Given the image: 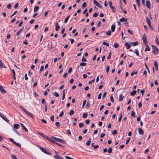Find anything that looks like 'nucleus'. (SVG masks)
Here are the masks:
<instances>
[{
	"label": "nucleus",
	"instance_id": "obj_24",
	"mask_svg": "<svg viewBox=\"0 0 159 159\" xmlns=\"http://www.w3.org/2000/svg\"><path fill=\"white\" fill-rule=\"evenodd\" d=\"M24 29V27H23L19 31H18L16 35L17 36L20 33V32L22 31Z\"/></svg>",
	"mask_w": 159,
	"mask_h": 159
},
{
	"label": "nucleus",
	"instance_id": "obj_30",
	"mask_svg": "<svg viewBox=\"0 0 159 159\" xmlns=\"http://www.w3.org/2000/svg\"><path fill=\"white\" fill-rule=\"evenodd\" d=\"M70 15H69L65 19V20H64V23H66L68 21V19L69 18V17H70Z\"/></svg>",
	"mask_w": 159,
	"mask_h": 159
},
{
	"label": "nucleus",
	"instance_id": "obj_49",
	"mask_svg": "<svg viewBox=\"0 0 159 159\" xmlns=\"http://www.w3.org/2000/svg\"><path fill=\"white\" fill-rule=\"evenodd\" d=\"M54 95V96H55L56 97H58L59 96V94L57 92H55L53 93Z\"/></svg>",
	"mask_w": 159,
	"mask_h": 159
},
{
	"label": "nucleus",
	"instance_id": "obj_61",
	"mask_svg": "<svg viewBox=\"0 0 159 159\" xmlns=\"http://www.w3.org/2000/svg\"><path fill=\"white\" fill-rule=\"evenodd\" d=\"M66 132L69 134L71 135V133L70 129H67L66 130Z\"/></svg>",
	"mask_w": 159,
	"mask_h": 159
},
{
	"label": "nucleus",
	"instance_id": "obj_36",
	"mask_svg": "<svg viewBox=\"0 0 159 159\" xmlns=\"http://www.w3.org/2000/svg\"><path fill=\"white\" fill-rule=\"evenodd\" d=\"M110 8L112 10V11H113V12H115V11H116V9H115V8L114 7H113V6H111L110 7Z\"/></svg>",
	"mask_w": 159,
	"mask_h": 159
},
{
	"label": "nucleus",
	"instance_id": "obj_64",
	"mask_svg": "<svg viewBox=\"0 0 159 159\" xmlns=\"http://www.w3.org/2000/svg\"><path fill=\"white\" fill-rule=\"evenodd\" d=\"M90 106V103L88 101L87 102V103L86 105V106L87 107H89Z\"/></svg>",
	"mask_w": 159,
	"mask_h": 159
},
{
	"label": "nucleus",
	"instance_id": "obj_13",
	"mask_svg": "<svg viewBox=\"0 0 159 159\" xmlns=\"http://www.w3.org/2000/svg\"><path fill=\"white\" fill-rule=\"evenodd\" d=\"M0 91L2 93H6V91L3 88L2 86L0 85Z\"/></svg>",
	"mask_w": 159,
	"mask_h": 159
},
{
	"label": "nucleus",
	"instance_id": "obj_22",
	"mask_svg": "<svg viewBox=\"0 0 159 159\" xmlns=\"http://www.w3.org/2000/svg\"><path fill=\"white\" fill-rule=\"evenodd\" d=\"M130 43L133 46H135L138 45V42L136 41L134 42H130Z\"/></svg>",
	"mask_w": 159,
	"mask_h": 159
},
{
	"label": "nucleus",
	"instance_id": "obj_14",
	"mask_svg": "<svg viewBox=\"0 0 159 159\" xmlns=\"http://www.w3.org/2000/svg\"><path fill=\"white\" fill-rule=\"evenodd\" d=\"M124 98V96H123L122 94H120L119 95V101L120 102Z\"/></svg>",
	"mask_w": 159,
	"mask_h": 159
},
{
	"label": "nucleus",
	"instance_id": "obj_57",
	"mask_svg": "<svg viewBox=\"0 0 159 159\" xmlns=\"http://www.w3.org/2000/svg\"><path fill=\"white\" fill-rule=\"evenodd\" d=\"M137 71H135V72H132L131 73L130 75H131V76H133V75H134V74H135V75H136V74H137Z\"/></svg>",
	"mask_w": 159,
	"mask_h": 159
},
{
	"label": "nucleus",
	"instance_id": "obj_5",
	"mask_svg": "<svg viewBox=\"0 0 159 159\" xmlns=\"http://www.w3.org/2000/svg\"><path fill=\"white\" fill-rule=\"evenodd\" d=\"M144 36H143V44L144 45H147L148 43V41H147V38L144 34Z\"/></svg>",
	"mask_w": 159,
	"mask_h": 159
},
{
	"label": "nucleus",
	"instance_id": "obj_11",
	"mask_svg": "<svg viewBox=\"0 0 159 159\" xmlns=\"http://www.w3.org/2000/svg\"><path fill=\"white\" fill-rule=\"evenodd\" d=\"M20 125L23 129L25 131L28 132V130L27 128L23 124L21 123L20 124Z\"/></svg>",
	"mask_w": 159,
	"mask_h": 159
},
{
	"label": "nucleus",
	"instance_id": "obj_20",
	"mask_svg": "<svg viewBox=\"0 0 159 159\" xmlns=\"http://www.w3.org/2000/svg\"><path fill=\"white\" fill-rule=\"evenodd\" d=\"M19 107L23 111H24L25 112V113H26L27 111H26V110L23 107H22L21 106H19Z\"/></svg>",
	"mask_w": 159,
	"mask_h": 159
},
{
	"label": "nucleus",
	"instance_id": "obj_50",
	"mask_svg": "<svg viewBox=\"0 0 159 159\" xmlns=\"http://www.w3.org/2000/svg\"><path fill=\"white\" fill-rule=\"evenodd\" d=\"M86 102V100H85L84 101L83 103V105L82 106V107L83 108L84 107V106L85 105V104Z\"/></svg>",
	"mask_w": 159,
	"mask_h": 159
},
{
	"label": "nucleus",
	"instance_id": "obj_23",
	"mask_svg": "<svg viewBox=\"0 0 159 159\" xmlns=\"http://www.w3.org/2000/svg\"><path fill=\"white\" fill-rule=\"evenodd\" d=\"M55 141H56L54 139H53L52 138V139L50 138L49 140V141H50L51 142L56 144V143L57 142H55Z\"/></svg>",
	"mask_w": 159,
	"mask_h": 159
},
{
	"label": "nucleus",
	"instance_id": "obj_19",
	"mask_svg": "<svg viewBox=\"0 0 159 159\" xmlns=\"http://www.w3.org/2000/svg\"><path fill=\"white\" fill-rule=\"evenodd\" d=\"M136 93V91L135 90H134L133 91L131 92L130 93V95L131 96H134L135 94Z\"/></svg>",
	"mask_w": 159,
	"mask_h": 159
},
{
	"label": "nucleus",
	"instance_id": "obj_60",
	"mask_svg": "<svg viewBox=\"0 0 159 159\" xmlns=\"http://www.w3.org/2000/svg\"><path fill=\"white\" fill-rule=\"evenodd\" d=\"M55 125L57 127H59L60 126V123L58 122H57L55 123Z\"/></svg>",
	"mask_w": 159,
	"mask_h": 159
},
{
	"label": "nucleus",
	"instance_id": "obj_53",
	"mask_svg": "<svg viewBox=\"0 0 159 159\" xmlns=\"http://www.w3.org/2000/svg\"><path fill=\"white\" fill-rule=\"evenodd\" d=\"M112 133L113 135H115L117 134V131L116 130H114L112 131Z\"/></svg>",
	"mask_w": 159,
	"mask_h": 159
},
{
	"label": "nucleus",
	"instance_id": "obj_55",
	"mask_svg": "<svg viewBox=\"0 0 159 159\" xmlns=\"http://www.w3.org/2000/svg\"><path fill=\"white\" fill-rule=\"evenodd\" d=\"M156 42L158 45H159V42L158 41V39L157 37H156V39L155 40Z\"/></svg>",
	"mask_w": 159,
	"mask_h": 159
},
{
	"label": "nucleus",
	"instance_id": "obj_27",
	"mask_svg": "<svg viewBox=\"0 0 159 159\" xmlns=\"http://www.w3.org/2000/svg\"><path fill=\"white\" fill-rule=\"evenodd\" d=\"M91 142V139L90 138L89 140L87 141L86 143V144L87 146H89L90 145Z\"/></svg>",
	"mask_w": 159,
	"mask_h": 159
},
{
	"label": "nucleus",
	"instance_id": "obj_39",
	"mask_svg": "<svg viewBox=\"0 0 159 159\" xmlns=\"http://www.w3.org/2000/svg\"><path fill=\"white\" fill-rule=\"evenodd\" d=\"M88 114L86 113H84L83 115V117L84 118H86Z\"/></svg>",
	"mask_w": 159,
	"mask_h": 159
},
{
	"label": "nucleus",
	"instance_id": "obj_51",
	"mask_svg": "<svg viewBox=\"0 0 159 159\" xmlns=\"http://www.w3.org/2000/svg\"><path fill=\"white\" fill-rule=\"evenodd\" d=\"M11 4H8L7 6V7L8 9H11Z\"/></svg>",
	"mask_w": 159,
	"mask_h": 159
},
{
	"label": "nucleus",
	"instance_id": "obj_7",
	"mask_svg": "<svg viewBox=\"0 0 159 159\" xmlns=\"http://www.w3.org/2000/svg\"><path fill=\"white\" fill-rule=\"evenodd\" d=\"M138 132L139 134L141 135H143L144 134L143 130L141 128L138 129Z\"/></svg>",
	"mask_w": 159,
	"mask_h": 159
},
{
	"label": "nucleus",
	"instance_id": "obj_43",
	"mask_svg": "<svg viewBox=\"0 0 159 159\" xmlns=\"http://www.w3.org/2000/svg\"><path fill=\"white\" fill-rule=\"evenodd\" d=\"M9 140L11 142L13 143L14 144L16 142L12 138H10L9 139Z\"/></svg>",
	"mask_w": 159,
	"mask_h": 159
},
{
	"label": "nucleus",
	"instance_id": "obj_48",
	"mask_svg": "<svg viewBox=\"0 0 159 159\" xmlns=\"http://www.w3.org/2000/svg\"><path fill=\"white\" fill-rule=\"evenodd\" d=\"M69 40L71 42V44H72L75 41L73 39H70Z\"/></svg>",
	"mask_w": 159,
	"mask_h": 159
},
{
	"label": "nucleus",
	"instance_id": "obj_58",
	"mask_svg": "<svg viewBox=\"0 0 159 159\" xmlns=\"http://www.w3.org/2000/svg\"><path fill=\"white\" fill-rule=\"evenodd\" d=\"M106 70L107 73H108L109 70V66H107L106 67Z\"/></svg>",
	"mask_w": 159,
	"mask_h": 159
},
{
	"label": "nucleus",
	"instance_id": "obj_15",
	"mask_svg": "<svg viewBox=\"0 0 159 159\" xmlns=\"http://www.w3.org/2000/svg\"><path fill=\"white\" fill-rule=\"evenodd\" d=\"M146 46L145 51H150V48L148 44L145 45Z\"/></svg>",
	"mask_w": 159,
	"mask_h": 159
},
{
	"label": "nucleus",
	"instance_id": "obj_3",
	"mask_svg": "<svg viewBox=\"0 0 159 159\" xmlns=\"http://www.w3.org/2000/svg\"><path fill=\"white\" fill-rule=\"evenodd\" d=\"M52 138L53 139H54L56 141H57L58 142H59L62 143L64 144H66V141H64L63 139L56 138L54 137H52Z\"/></svg>",
	"mask_w": 159,
	"mask_h": 159
},
{
	"label": "nucleus",
	"instance_id": "obj_40",
	"mask_svg": "<svg viewBox=\"0 0 159 159\" xmlns=\"http://www.w3.org/2000/svg\"><path fill=\"white\" fill-rule=\"evenodd\" d=\"M86 65V63H85L81 62L80 64V66H85Z\"/></svg>",
	"mask_w": 159,
	"mask_h": 159
},
{
	"label": "nucleus",
	"instance_id": "obj_18",
	"mask_svg": "<svg viewBox=\"0 0 159 159\" xmlns=\"http://www.w3.org/2000/svg\"><path fill=\"white\" fill-rule=\"evenodd\" d=\"M115 28H116V27H115V25H111V31L112 32H114L115 31Z\"/></svg>",
	"mask_w": 159,
	"mask_h": 159
},
{
	"label": "nucleus",
	"instance_id": "obj_25",
	"mask_svg": "<svg viewBox=\"0 0 159 159\" xmlns=\"http://www.w3.org/2000/svg\"><path fill=\"white\" fill-rule=\"evenodd\" d=\"M19 126V125L17 124H15L13 125L15 129H18Z\"/></svg>",
	"mask_w": 159,
	"mask_h": 159
},
{
	"label": "nucleus",
	"instance_id": "obj_59",
	"mask_svg": "<svg viewBox=\"0 0 159 159\" xmlns=\"http://www.w3.org/2000/svg\"><path fill=\"white\" fill-rule=\"evenodd\" d=\"M98 13H95L93 14V17H96L98 16Z\"/></svg>",
	"mask_w": 159,
	"mask_h": 159
},
{
	"label": "nucleus",
	"instance_id": "obj_31",
	"mask_svg": "<svg viewBox=\"0 0 159 159\" xmlns=\"http://www.w3.org/2000/svg\"><path fill=\"white\" fill-rule=\"evenodd\" d=\"M39 7L38 6H36L35 7H34V11L35 12L36 11H38L39 10Z\"/></svg>",
	"mask_w": 159,
	"mask_h": 159
},
{
	"label": "nucleus",
	"instance_id": "obj_4",
	"mask_svg": "<svg viewBox=\"0 0 159 159\" xmlns=\"http://www.w3.org/2000/svg\"><path fill=\"white\" fill-rule=\"evenodd\" d=\"M0 116L6 122H9V120L3 114H2L1 113H0Z\"/></svg>",
	"mask_w": 159,
	"mask_h": 159
},
{
	"label": "nucleus",
	"instance_id": "obj_26",
	"mask_svg": "<svg viewBox=\"0 0 159 159\" xmlns=\"http://www.w3.org/2000/svg\"><path fill=\"white\" fill-rule=\"evenodd\" d=\"M54 157L55 158V159H64L60 157L57 155H56L54 156Z\"/></svg>",
	"mask_w": 159,
	"mask_h": 159
},
{
	"label": "nucleus",
	"instance_id": "obj_38",
	"mask_svg": "<svg viewBox=\"0 0 159 159\" xmlns=\"http://www.w3.org/2000/svg\"><path fill=\"white\" fill-rule=\"evenodd\" d=\"M134 52L137 56H139V55L138 50L137 49H135Z\"/></svg>",
	"mask_w": 159,
	"mask_h": 159
},
{
	"label": "nucleus",
	"instance_id": "obj_52",
	"mask_svg": "<svg viewBox=\"0 0 159 159\" xmlns=\"http://www.w3.org/2000/svg\"><path fill=\"white\" fill-rule=\"evenodd\" d=\"M119 46L118 44L117 43H115L114 44V47L116 48H117Z\"/></svg>",
	"mask_w": 159,
	"mask_h": 159
},
{
	"label": "nucleus",
	"instance_id": "obj_10",
	"mask_svg": "<svg viewBox=\"0 0 159 159\" xmlns=\"http://www.w3.org/2000/svg\"><path fill=\"white\" fill-rule=\"evenodd\" d=\"M77 68L78 69H79L78 70V71L79 72H80V73H82L84 71V69H83V67H81L80 68V66H78L77 67Z\"/></svg>",
	"mask_w": 159,
	"mask_h": 159
},
{
	"label": "nucleus",
	"instance_id": "obj_63",
	"mask_svg": "<svg viewBox=\"0 0 159 159\" xmlns=\"http://www.w3.org/2000/svg\"><path fill=\"white\" fill-rule=\"evenodd\" d=\"M81 61H82L85 62V61H87V60H86V59L84 58V57L83 56V57L82 59L81 60Z\"/></svg>",
	"mask_w": 159,
	"mask_h": 159
},
{
	"label": "nucleus",
	"instance_id": "obj_9",
	"mask_svg": "<svg viewBox=\"0 0 159 159\" xmlns=\"http://www.w3.org/2000/svg\"><path fill=\"white\" fill-rule=\"evenodd\" d=\"M146 5L147 7L149 9L150 8L151 5L150 1L147 0L146 2Z\"/></svg>",
	"mask_w": 159,
	"mask_h": 159
},
{
	"label": "nucleus",
	"instance_id": "obj_8",
	"mask_svg": "<svg viewBox=\"0 0 159 159\" xmlns=\"http://www.w3.org/2000/svg\"><path fill=\"white\" fill-rule=\"evenodd\" d=\"M60 28V26L58 25V23L56 22L55 23V30L56 31H58L59 30V29Z\"/></svg>",
	"mask_w": 159,
	"mask_h": 159
},
{
	"label": "nucleus",
	"instance_id": "obj_12",
	"mask_svg": "<svg viewBox=\"0 0 159 159\" xmlns=\"http://www.w3.org/2000/svg\"><path fill=\"white\" fill-rule=\"evenodd\" d=\"M26 114H27L28 115L31 117L32 118H33L34 117V115L33 114L30 113V112L27 111L26 112Z\"/></svg>",
	"mask_w": 159,
	"mask_h": 159
},
{
	"label": "nucleus",
	"instance_id": "obj_62",
	"mask_svg": "<svg viewBox=\"0 0 159 159\" xmlns=\"http://www.w3.org/2000/svg\"><path fill=\"white\" fill-rule=\"evenodd\" d=\"M72 69L71 67H70L68 69V73H70L72 71Z\"/></svg>",
	"mask_w": 159,
	"mask_h": 159
},
{
	"label": "nucleus",
	"instance_id": "obj_17",
	"mask_svg": "<svg viewBox=\"0 0 159 159\" xmlns=\"http://www.w3.org/2000/svg\"><path fill=\"white\" fill-rule=\"evenodd\" d=\"M127 19H126L124 17H122L120 19V21L121 22H123L124 21H127Z\"/></svg>",
	"mask_w": 159,
	"mask_h": 159
},
{
	"label": "nucleus",
	"instance_id": "obj_46",
	"mask_svg": "<svg viewBox=\"0 0 159 159\" xmlns=\"http://www.w3.org/2000/svg\"><path fill=\"white\" fill-rule=\"evenodd\" d=\"M135 114L134 112V111H132L131 112V116H133V117H134L135 116Z\"/></svg>",
	"mask_w": 159,
	"mask_h": 159
},
{
	"label": "nucleus",
	"instance_id": "obj_21",
	"mask_svg": "<svg viewBox=\"0 0 159 159\" xmlns=\"http://www.w3.org/2000/svg\"><path fill=\"white\" fill-rule=\"evenodd\" d=\"M19 107L23 111H24L25 112V113H26L27 111H26V110L23 107H22L21 106H19Z\"/></svg>",
	"mask_w": 159,
	"mask_h": 159
},
{
	"label": "nucleus",
	"instance_id": "obj_28",
	"mask_svg": "<svg viewBox=\"0 0 159 159\" xmlns=\"http://www.w3.org/2000/svg\"><path fill=\"white\" fill-rule=\"evenodd\" d=\"M146 21L148 23V24L151 23V21L149 18L148 17H146Z\"/></svg>",
	"mask_w": 159,
	"mask_h": 159
},
{
	"label": "nucleus",
	"instance_id": "obj_16",
	"mask_svg": "<svg viewBox=\"0 0 159 159\" xmlns=\"http://www.w3.org/2000/svg\"><path fill=\"white\" fill-rule=\"evenodd\" d=\"M154 66L156 67V70H158V64L156 61H155L154 63Z\"/></svg>",
	"mask_w": 159,
	"mask_h": 159
},
{
	"label": "nucleus",
	"instance_id": "obj_45",
	"mask_svg": "<svg viewBox=\"0 0 159 159\" xmlns=\"http://www.w3.org/2000/svg\"><path fill=\"white\" fill-rule=\"evenodd\" d=\"M17 12V11H15L10 16V18H11L13 16L15 15Z\"/></svg>",
	"mask_w": 159,
	"mask_h": 159
},
{
	"label": "nucleus",
	"instance_id": "obj_47",
	"mask_svg": "<svg viewBox=\"0 0 159 159\" xmlns=\"http://www.w3.org/2000/svg\"><path fill=\"white\" fill-rule=\"evenodd\" d=\"M74 111L71 110L70 111L69 113L70 115L71 116V115H73V114H74Z\"/></svg>",
	"mask_w": 159,
	"mask_h": 159
},
{
	"label": "nucleus",
	"instance_id": "obj_33",
	"mask_svg": "<svg viewBox=\"0 0 159 159\" xmlns=\"http://www.w3.org/2000/svg\"><path fill=\"white\" fill-rule=\"evenodd\" d=\"M111 34V31L110 30H109L106 33V34L107 35L110 36Z\"/></svg>",
	"mask_w": 159,
	"mask_h": 159
},
{
	"label": "nucleus",
	"instance_id": "obj_34",
	"mask_svg": "<svg viewBox=\"0 0 159 159\" xmlns=\"http://www.w3.org/2000/svg\"><path fill=\"white\" fill-rule=\"evenodd\" d=\"M14 144L19 147H20L21 146V144L19 143L15 142Z\"/></svg>",
	"mask_w": 159,
	"mask_h": 159
},
{
	"label": "nucleus",
	"instance_id": "obj_35",
	"mask_svg": "<svg viewBox=\"0 0 159 159\" xmlns=\"http://www.w3.org/2000/svg\"><path fill=\"white\" fill-rule=\"evenodd\" d=\"M102 44L103 45H106L107 47L109 46V44L108 43H106V42H103L102 43Z\"/></svg>",
	"mask_w": 159,
	"mask_h": 159
},
{
	"label": "nucleus",
	"instance_id": "obj_29",
	"mask_svg": "<svg viewBox=\"0 0 159 159\" xmlns=\"http://www.w3.org/2000/svg\"><path fill=\"white\" fill-rule=\"evenodd\" d=\"M95 5L99 8H102L101 5L98 2Z\"/></svg>",
	"mask_w": 159,
	"mask_h": 159
},
{
	"label": "nucleus",
	"instance_id": "obj_56",
	"mask_svg": "<svg viewBox=\"0 0 159 159\" xmlns=\"http://www.w3.org/2000/svg\"><path fill=\"white\" fill-rule=\"evenodd\" d=\"M64 114V112L63 111H62L61 113L59 115V117H61L63 116Z\"/></svg>",
	"mask_w": 159,
	"mask_h": 159
},
{
	"label": "nucleus",
	"instance_id": "obj_42",
	"mask_svg": "<svg viewBox=\"0 0 159 159\" xmlns=\"http://www.w3.org/2000/svg\"><path fill=\"white\" fill-rule=\"evenodd\" d=\"M86 2H84L82 4V7L83 8L85 7H86Z\"/></svg>",
	"mask_w": 159,
	"mask_h": 159
},
{
	"label": "nucleus",
	"instance_id": "obj_37",
	"mask_svg": "<svg viewBox=\"0 0 159 159\" xmlns=\"http://www.w3.org/2000/svg\"><path fill=\"white\" fill-rule=\"evenodd\" d=\"M112 151V149L111 147L109 148L108 150V152L109 153H111Z\"/></svg>",
	"mask_w": 159,
	"mask_h": 159
},
{
	"label": "nucleus",
	"instance_id": "obj_6",
	"mask_svg": "<svg viewBox=\"0 0 159 159\" xmlns=\"http://www.w3.org/2000/svg\"><path fill=\"white\" fill-rule=\"evenodd\" d=\"M125 44L127 49H129L131 46V44L128 42L125 43Z\"/></svg>",
	"mask_w": 159,
	"mask_h": 159
},
{
	"label": "nucleus",
	"instance_id": "obj_1",
	"mask_svg": "<svg viewBox=\"0 0 159 159\" xmlns=\"http://www.w3.org/2000/svg\"><path fill=\"white\" fill-rule=\"evenodd\" d=\"M152 52L155 55H157L158 54L159 52L158 48L155 46L152 45Z\"/></svg>",
	"mask_w": 159,
	"mask_h": 159
},
{
	"label": "nucleus",
	"instance_id": "obj_44",
	"mask_svg": "<svg viewBox=\"0 0 159 159\" xmlns=\"http://www.w3.org/2000/svg\"><path fill=\"white\" fill-rule=\"evenodd\" d=\"M54 116L53 115H52L50 117L51 120L53 122L54 121Z\"/></svg>",
	"mask_w": 159,
	"mask_h": 159
},
{
	"label": "nucleus",
	"instance_id": "obj_32",
	"mask_svg": "<svg viewBox=\"0 0 159 159\" xmlns=\"http://www.w3.org/2000/svg\"><path fill=\"white\" fill-rule=\"evenodd\" d=\"M11 157L12 159H17V158H16V156L13 154L11 155Z\"/></svg>",
	"mask_w": 159,
	"mask_h": 159
},
{
	"label": "nucleus",
	"instance_id": "obj_54",
	"mask_svg": "<svg viewBox=\"0 0 159 159\" xmlns=\"http://www.w3.org/2000/svg\"><path fill=\"white\" fill-rule=\"evenodd\" d=\"M84 126V124L83 123H80L79 124V126L80 128H82Z\"/></svg>",
	"mask_w": 159,
	"mask_h": 159
},
{
	"label": "nucleus",
	"instance_id": "obj_2",
	"mask_svg": "<svg viewBox=\"0 0 159 159\" xmlns=\"http://www.w3.org/2000/svg\"><path fill=\"white\" fill-rule=\"evenodd\" d=\"M39 147L40 149L44 153L49 155L51 154V153L49 152L48 150L47 149L43 148L41 147Z\"/></svg>",
	"mask_w": 159,
	"mask_h": 159
},
{
	"label": "nucleus",
	"instance_id": "obj_41",
	"mask_svg": "<svg viewBox=\"0 0 159 159\" xmlns=\"http://www.w3.org/2000/svg\"><path fill=\"white\" fill-rule=\"evenodd\" d=\"M38 133L39 135H41V136H42V137H43V138H44V137H45V135L44 134H42V133H41L40 132H38Z\"/></svg>",
	"mask_w": 159,
	"mask_h": 159
}]
</instances>
